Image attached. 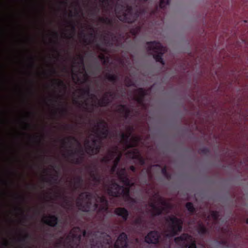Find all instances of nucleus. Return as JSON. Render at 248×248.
Wrapping results in <instances>:
<instances>
[{
  "mask_svg": "<svg viewBox=\"0 0 248 248\" xmlns=\"http://www.w3.org/2000/svg\"><path fill=\"white\" fill-rule=\"evenodd\" d=\"M93 197V194L90 192H83L80 193L79 198L78 199H79L83 201L84 199L87 200V201H91Z\"/></svg>",
  "mask_w": 248,
  "mask_h": 248,
  "instance_id": "23",
  "label": "nucleus"
},
{
  "mask_svg": "<svg viewBox=\"0 0 248 248\" xmlns=\"http://www.w3.org/2000/svg\"><path fill=\"white\" fill-rule=\"evenodd\" d=\"M81 233V230L79 227H75L70 232V235L66 237V240L63 241V237H62L56 242L55 247L60 248L62 245L63 248H78L80 243L82 237L87 236V232L83 230Z\"/></svg>",
  "mask_w": 248,
  "mask_h": 248,
  "instance_id": "1",
  "label": "nucleus"
},
{
  "mask_svg": "<svg viewBox=\"0 0 248 248\" xmlns=\"http://www.w3.org/2000/svg\"><path fill=\"white\" fill-rule=\"evenodd\" d=\"M158 200L160 203L164 207L165 205H168V202L164 200L161 197L159 198Z\"/></svg>",
  "mask_w": 248,
  "mask_h": 248,
  "instance_id": "45",
  "label": "nucleus"
},
{
  "mask_svg": "<svg viewBox=\"0 0 248 248\" xmlns=\"http://www.w3.org/2000/svg\"><path fill=\"white\" fill-rule=\"evenodd\" d=\"M31 61H32V62H31V66L32 67H34V62H33V58H32V57H31Z\"/></svg>",
  "mask_w": 248,
  "mask_h": 248,
  "instance_id": "59",
  "label": "nucleus"
},
{
  "mask_svg": "<svg viewBox=\"0 0 248 248\" xmlns=\"http://www.w3.org/2000/svg\"><path fill=\"white\" fill-rule=\"evenodd\" d=\"M132 129V127H129V132L127 134H125L124 133H121L120 134V137L121 140L126 145L127 149L133 148L135 145V144L130 143L129 142L130 137L131 135V131Z\"/></svg>",
  "mask_w": 248,
  "mask_h": 248,
  "instance_id": "13",
  "label": "nucleus"
},
{
  "mask_svg": "<svg viewBox=\"0 0 248 248\" xmlns=\"http://www.w3.org/2000/svg\"><path fill=\"white\" fill-rule=\"evenodd\" d=\"M109 62V57H107L106 59H105L103 61V64H107Z\"/></svg>",
  "mask_w": 248,
  "mask_h": 248,
  "instance_id": "54",
  "label": "nucleus"
},
{
  "mask_svg": "<svg viewBox=\"0 0 248 248\" xmlns=\"http://www.w3.org/2000/svg\"><path fill=\"white\" fill-rule=\"evenodd\" d=\"M108 96H109V97L114 98L116 97L117 96V93L114 92H113L112 91H108L106 92L105 93Z\"/></svg>",
  "mask_w": 248,
  "mask_h": 248,
  "instance_id": "40",
  "label": "nucleus"
},
{
  "mask_svg": "<svg viewBox=\"0 0 248 248\" xmlns=\"http://www.w3.org/2000/svg\"><path fill=\"white\" fill-rule=\"evenodd\" d=\"M149 206L152 208V215L153 216H157L161 215L164 210V208L157 206L155 203L151 202Z\"/></svg>",
  "mask_w": 248,
  "mask_h": 248,
  "instance_id": "19",
  "label": "nucleus"
},
{
  "mask_svg": "<svg viewBox=\"0 0 248 248\" xmlns=\"http://www.w3.org/2000/svg\"><path fill=\"white\" fill-rule=\"evenodd\" d=\"M105 78L109 81L112 82L114 84L116 83L119 79V77L115 74H111L109 73H107L105 74Z\"/></svg>",
  "mask_w": 248,
  "mask_h": 248,
  "instance_id": "24",
  "label": "nucleus"
},
{
  "mask_svg": "<svg viewBox=\"0 0 248 248\" xmlns=\"http://www.w3.org/2000/svg\"><path fill=\"white\" fill-rule=\"evenodd\" d=\"M161 173L167 179H170V175L167 171L166 167H165L162 169Z\"/></svg>",
  "mask_w": 248,
  "mask_h": 248,
  "instance_id": "35",
  "label": "nucleus"
},
{
  "mask_svg": "<svg viewBox=\"0 0 248 248\" xmlns=\"http://www.w3.org/2000/svg\"><path fill=\"white\" fill-rule=\"evenodd\" d=\"M116 167H117L116 165L114 164V165L113 166V167H112V168L111 169V170L112 172H114L115 171Z\"/></svg>",
  "mask_w": 248,
  "mask_h": 248,
  "instance_id": "58",
  "label": "nucleus"
},
{
  "mask_svg": "<svg viewBox=\"0 0 248 248\" xmlns=\"http://www.w3.org/2000/svg\"><path fill=\"white\" fill-rule=\"evenodd\" d=\"M121 159V156H119L116 157V158L114 160V165H116L117 166L118 163L119 162Z\"/></svg>",
  "mask_w": 248,
  "mask_h": 248,
  "instance_id": "50",
  "label": "nucleus"
},
{
  "mask_svg": "<svg viewBox=\"0 0 248 248\" xmlns=\"http://www.w3.org/2000/svg\"><path fill=\"white\" fill-rule=\"evenodd\" d=\"M143 220L142 217H138V218H137L135 220L134 223L136 225H138L139 226H141L143 223Z\"/></svg>",
  "mask_w": 248,
  "mask_h": 248,
  "instance_id": "39",
  "label": "nucleus"
},
{
  "mask_svg": "<svg viewBox=\"0 0 248 248\" xmlns=\"http://www.w3.org/2000/svg\"><path fill=\"white\" fill-rule=\"evenodd\" d=\"M63 198L64 199V202L65 203L66 205L67 206H70V202L67 199V197H65V196H63Z\"/></svg>",
  "mask_w": 248,
  "mask_h": 248,
  "instance_id": "48",
  "label": "nucleus"
},
{
  "mask_svg": "<svg viewBox=\"0 0 248 248\" xmlns=\"http://www.w3.org/2000/svg\"><path fill=\"white\" fill-rule=\"evenodd\" d=\"M200 153L203 155H206L209 153V150L206 147H202L199 149Z\"/></svg>",
  "mask_w": 248,
  "mask_h": 248,
  "instance_id": "42",
  "label": "nucleus"
},
{
  "mask_svg": "<svg viewBox=\"0 0 248 248\" xmlns=\"http://www.w3.org/2000/svg\"><path fill=\"white\" fill-rule=\"evenodd\" d=\"M43 222L48 226L52 227H56L59 222V218L56 215H48L43 218Z\"/></svg>",
  "mask_w": 248,
  "mask_h": 248,
  "instance_id": "12",
  "label": "nucleus"
},
{
  "mask_svg": "<svg viewBox=\"0 0 248 248\" xmlns=\"http://www.w3.org/2000/svg\"><path fill=\"white\" fill-rule=\"evenodd\" d=\"M106 57L105 56H104V55L102 54V55H100L99 56V58L101 60V61H103L105 59H106Z\"/></svg>",
  "mask_w": 248,
  "mask_h": 248,
  "instance_id": "56",
  "label": "nucleus"
},
{
  "mask_svg": "<svg viewBox=\"0 0 248 248\" xmlns=\"http://www.w3.org/2000/svg\"><path fill=\"white\" fill-rule=\"evenodd\" d=\"M89 141L87 140L85 142L86 152L89 155H97L100 151L102 147V140L100 139H93V144L90 145Z\"/></svg>",
  "mask_w": 248,
  "mask_h": 248,
  "instance_id": "8",
  "label": "nucleus"
},
{
  "mask_svg": "<svg viewBox=\"0 0 248 248\" xmlns=\"http://www.w3.org/2000/svg\"><path fill=\"white\" fill-rule=\"evenodd\" d=\"M125 201L128 202L130 206H132L137 203V200L130 196L126 199Z\"/></svg>",
  "mask_w": 248,
  "mask_h": 248,
  "instance_id": "32",
  "label": "nucleus"
},
{
  "mask_svg": "<svg viewBox=\"0 0 248 248\" xmlns=\"http://www.w3.org/2000/svg\"><path fill=\"white\" fill-rule=\"evenodd\" d=\"M106 19H107L106 17H101L99 18V21L100 22L105 24V21Z\"/></svg>",
  "mask_w": 248,
  "mask_h": 248,
  "instance_id": "52",
  "label": "nucleus"
},
{
  "mask_svg": "<svg viewBox=\"0 0 248 248\" xmlns=\"http://www.w3.org/2000/svg\"><path fill=\"white\" fill-rule=\"evenodd\" d=\"M129 169L133 172H135L136 171V168L133 165L130 166L129 167Z\"/></svg>",
  "mask_w": 248,
  "mask_h": 248,
  "instance_id": "51",
  "label": "nucleus"
},
{
  "mask_svg": "<svg viewBox=\"0 0 248 248\" xmlns=\"http://www.w3.org/2000/svg\"><path fill=\"white\" fill-rule=\"evenodd\" d=\"M69 26L71 28L72 32L74 33L76 31L75 24L73 22L68 23Z\"/></svg>",
  "mask_w": 248,
  "mask_h": 248,
  "instance_id": "47",
  "label": "nucleus"
},
{
  "mask_svg": "<svg viewBox=\"0 0 248 248\" xmlns=\"http://www.w3.org/2000/svg\"><path fill=\"white\" fill-rule=\"evenodd\" d=\"M106 19H107L105 21V24L110 26H112L113 25V21L112 19L109 18L108 17H106Z\"/></svg>",
  "mask_w": 248,
  "mask_h": 248,
  "instance_id": "44",
  "label": "nucleus"
},
{
  "mask_svg": "<svg viewBox=\"0 0 248 248\" xmlns=\"http://www.w3.org/2000/svg\"><path fill=\"white\" fill-rule=\"evenodd\" d=\"M83 202L79 199H78L77 201V205L79 210L84 212H90L92 204L91 201H87L85 203H83Z\"/></svg>",
  "mask_w": 248,
  "mask_h": 248,
  "instance_id": "14",
  "label": "nucleus"
},
{
  "mask_svg": "<svg viewBox=\"0 0 248 248\" xmlns=\"http://www.w3.org/2000/svg\"><path fill=\"white\" fill-rule=\"evenodd\" d=\"M110 239L109 234L104 232L101 233L99 238L93 239L91 241V248H109Z\"/></svg>",
  "mask_w": 248,
  "mask_h": 248,
  "instance_id": "6",
  "label": "nucleus"
},
{
  "mask_svg": "<svg viewBox=\"0 0 248 248\" xmlns=\"http://www.w3.org/2000/svg\"><path fill=\"white\" fill-rule=\"evenodd\" d=\"M83 182V180L81 176H78L76 178L75 185L78 187H80L82 186Z\"/></svg>",
  "mask_w": 248,
  "mask_h": 248,
  "instance_id": "34",
  "label": "nucleus"
},
{
  "mask_svg": "<svg viewBox=\"0 0 248 248\" xmlns=\"http://www.w3.org/2000/svg\"><path fill=\"white\" fill-rule=\"evenodd\" d=\"M30 237V235L26 233L22 237L19 239L18 241L21 242H24L27 239H29Z\"/></svg>",
  "mask_w": 248,
  "mask_h": 248,
  "instance_id": "43",
  "label": "nucleus"
},
{
  "mask_svg": "<svg viewBox=\"0 0 248 248\" xmlns=\"http://www.w3.org/2000/svg\"><path fill=\"white\" fill-rule=\"evenodd\" d=\"M107 192L109 196L113 197L118 198L122 196L124 201L130 196L129 187L121 186L114 181L111 182Z\"/></svg>",
  "mask_w": 248,
  "mask_h": 248,
  "instance_id": "5",
  "label": "nucleus"
},
{
  "mask_svg": "<svg viewBox=\"0 0 248 248\" xmlns=\"http://www.w3.org/2000/svg\"><path fill=\"white\" fill-rule=\"evenodd\" d=\"M67 0H64L62 1L61 2V4H62V5H67Z\"/></svg>",
  "mask_w": 248,
  "mask_h": 248,
  "instance_id": "57",
  "label": "nucleus"
},
{
  "mask_svg": "<svg viewBox=\"0 0 248 248\" xmlns=\"http://www.w3.org/2000/svg\"><path fill=\"white\" fill-rule=\"evenodd\" d=\"M210 216L213 218L215 221H217L219 217V213L216 211H212Z\"/></svg>",
  "mask_w": 248,
  "mask_h": 248,
  "instance_id": "31",
  "label": "nucleus"
},
{
  "mask_svg": "<svg viewBox=\"0 0 248 248\" xmlns=\"http://www.w3.org/2000/svg\"><path fill=\"white\" fill-rule=\"evenodd\" d=\"M96 171V169L95 167H94V170H91L90 172V174L91 177L93 178V181L99 184L101 181V176Z\"/></svg>",
  "mask_w": 248,
  "mask_h": 248,
  "instance_id": "22",
  "label": "nucleus"
},
{
  "mask_svg": "<svg viewBox=\"0 0 248 248\" xmlns=\"http://www.w3.org/2000/svg\"><path fill=\"white\" fill-rule=\"evenodd\" d=\"M114 213L116 215L122 217L124 221H126L129 216L128 210L124 207H118L114 210Z\"/></svg>",
  "mask_w": 248,
  "mask_h": 248,
  "instance_id": "17",
  "label": "nucleus"
},
{
  "mask_svg": "<svg viewBox=\"0 0 248 248\" xmlns=\"http://www.w3.org/2000/svg\"><path fill=\"white\" fill-rule=\"evenodd\" d=\"M120 180L126 186L130 187L133 186L128 175L125 173V169H123L119 174Z\"/></svg>",
  "mask_w": 248,
  "mask_h": 248,
  "instance_id": "16",
  "label": "nucleus"
},
{
  "mask_svg": "<svg viewBox=\"0 0 248 248\" xmlns=\"http://www.w3.org/2000/svg\"><path fill=\"white\" fill-rule=\"evenodd\" d=\"M78 58L79 59V62H78V63L83 67V70H85L83 56L81 55H79Z\"/></svg>",
  "mask_w": 248,
  "mask_h": 248,
  "instance_id": "38",
  "label": "nucleus"
},
{
  "mask_svg": "<svg viewBox=\"0 0 248 248\" xmlns=\"http://www.w3.org/2000/svg\"><path fill=\"white\" fill-rule=\"evenodd\" d=\"M80 92H81V94L82 96H92V97H95V95L93 94H91L90 93V88L89 87H88L86 89H82L79 90Z\"/></svg>",
  "mask_w": 248,
  "mask_h": 248,
  "instance_id": "28",
  "label": "nucleus"
},
{
  "mask_svg": "<svg viewBox=\"0 0 248 248\" xmlns=\"http://www.w3.org/2000/svg\"><path fill=\"white\" fill-rule=\"evenodd\" d=\"M186 207L190 214H193L196 212V209L192 202H187Z\"/></svg>",
  "mask_w": 248,
  "mask_h": 248,
  "instance_id": "29",
  "label": "nucleus"
},
{
  "mask_svg": "<svg viewBox=\"0 0 248 248\" xmlns=\"http://www.w3.org/2000/svg\"><path fill=\"white\" fill-rule=\"evenodd\" d=\"M98 131L99 132L101 136L98 135V137L99 138V139H100L101 140L102 139H107L110 133L109 129L105 130H99Z\"/></svg>",
  "mask_w": 248,
  "mask_h": 248,
  "instance_id": "27",
  "label": "nucleus"
},
{
  "mask_svg": "<svg viewBox=\"0 0 248 248\" xmlns=\"http://www.w3.org/2000/svg\"><path fill=\"white\" fill-rule=\"evenodd\" d=\"M96 126L97 127V131H99L100 127H102L101 130L108 129V124L104 120H101L97 123Z\"/></svg>",
  "mask_w": 248,
  "mask_h": 248,
  "instance_id": "26",
  "label": "nucleus"
},
{
  "mask_svg": "<svg viewBox=\"0 0 248 248\" xmlns=\"http://www.w3.org/2000/svg\"><path fill=\"white\" fill-rule=\"evenodd\" d=\"M57 177H51V179H48L47 180H46V181L47 182H48V183H50L51 179L55 181H56L57 180Z\"/></svg>",
  "mask_w": 248,
  "mask_h": 248,
  "instance_id": "55",
  "label": "nucleus"
},
{
  "mask_svg": "<svg viewBox=\"0 0 248 248\" xmlns=\"http://www.w3.org/2000/svg\"><path fill=\"white\" fill-rule=\"evenodd\" d=\"M98 198L99 199L100 202L102 204V205H108V201L105 196H98Z\"/></svg>",
  "mask_w": 248,
  "mask_h": 248,
  "instance_id": "36",
  "label": "nucleus"
},
{
  "mask_svg": "<svg viewBox=\"0 0 248 248\" xmlns=\"http://www.w3.org/2000/svg\"><path fill=\"white\" fill-rule=\"evenodd\" d=\"M170 0H160L159 7L161 9L165 8L166 5H169Z\"/></svg>",
  "mask_w": 248,
  "mask_h": 248,
  "instance_id": "33",
  "label": "nucleus"
},
{
  "mask_svg": "<svg viewBox=\"0 0 248 248\" xmlns=\"http://www.w3.org/2000/svg\"><path fill=\"white\" fill-rule=\"evenodd\" d=\"M116 152L114 150H109L108 154L102 157L101 162L106 164L108 163L115 155Z\"/></svg>",
  "mask_w": 248,
  "mask_h": 248,
  "instance_id": "20",
  "label": "nucleus"
},
{
  "mask_svg": "<svg viewBox=\"0 0 248 248\" xmlns=\"http://www.w3.org/2000/svg\"><path fill=\"white\" fill-rule=\"evenodd\" d=\"M60 112L62 115H65L68 113V110L66 108L62 107L60 109Z\"/></svg>",
  "mask_w": 248,
  "mask_h": 248,
  "instance_id": "46",
  "label": "nucleus"
},
{
  "mask_svg": "<svg viewBox=\"0 0 248 248\" xmlns=\"http://www.w3.org/2000/svg\"><path fill=\"white\" fill-rule=\"evenodd\" d=\"M15 209L16 211H20L21 212L22 215L24 216V211H23L22 208H21V207H16Z\"/></svg>",
  "mask_w": 248,
  "mask_h": 248,
  "instance_id": "53",
  "label": "nucleus"
},
{
  "mask_svg": "<svg viewBox=\"0 0 248 248\" xmlns=\"http://www.w3.org/2000/svg\"><path fill=\"white\" fill-rule=\"evenodd\" d=\"M53 35L55 37L57 38L58 36V34L57 32H54Z\"/></svg>",
  "mask_w": 248,
  "mask_h": 248,
  "instance_id": "62",
  "label": "nucleus"
},
{
  "mask_svg": "<svg viewBox=\"0 0 248 248\" xmlns=\"http://www.w3.org/2000/svg\"><path fill=\"white\" fill-rule=\"evenodd\" d=\"M197 231L199 234L203 235L208 233V229L202 223L198 224Z\"/></svg>",
  "mask_w": 248,
  "mask_h": 248,
  "instance_id": "25",
  "label": "nucleus"
},
{
  "mask_svg": "<svg viewBox=\"0 0 248 248\" xmlns=\"http://www.w3.org/2000/svg\"><path fill=\"white\" fill-rule=\"evenodd\" d=\"M3 246L4 247H7L8 245V241H6L4 243H3Z\"/></svg>",
  "mask_w": 248,
  "mask_h": 248,
  "instance_id": "64",
  "label": "nucleus"
},
{
  "mask_svg": "<svg viewBox=\"0 0 248 248\" xmlns=\"http://www.w3.org/2000/svg\"><path fill=\"white\" fill-rule=\"evenodd\" d=\"M160 207L162 208H164V210H163V212L166 211L167 210L170 209L171 208V206L169 203H168V205H165L164 207H162V206H160Z\"/></svg>",
  "mask_w": 248,
  "mask_h": 248,
  "instance_id": "49",
  "label": "nucleus"
},
{
  "mask_svg": "<svg viewBox=\"0 0 248 248\" xmlns=\"http://www.w3.org/2000/svg\"><path fill=\"white\" fill-rule=\"evenodd\" d=\"M191 235L187 233H184L180 236L174 238L175 243L182 248H197L195 241H192L190 244L188 243L189 240H191Z\"/></svg>",
  "mask_w": 248,
  "mask_h": 248,
  "instance_id": "7",
  "label": "nucleus"
},
{
  "mask_svg": "<svg viewBox=\"0 0 248 248\" xmlns=\"http://www.w3.org/2000/svg\"><path fill=\"white\" fill-rule=\"evenodd\" d=\"M146 45L148 51L153 55L154 59L164 65L165 63L162 57L166 51V47H164L159 42L155 41L147 42Z\"/></svg>",
  "mask_w": 248,
  "mask_h": 248,
  "instance_id": "3",
  "label": "nucleus"
},
{
  "mask_svg": "<svg viewBox=\"0 0 248 248\" xmlns=\"http://www.w3.org/2000/svg\"><path fill=\"white\" fill-rule=\"evenodd\" d=\"M117 111L122 114L125 119L128 118L131 114L130 109L126 105H119L118 106Z\"/></svg>",
  "mask_w": 248,
  "mask_h": 248,
  "instance_id": "15",
  "label": "nucleus"
},
{
  "mask_svg": "<svg viewBox=\"0 0 248 248\" xmlns=\"http://www.w3.org/2000/svg\"><path fill=\"white\" fill-rule=\"evenodd\" d=\"M16 198H17V199H21V200H22V201H24V198L23 197L20 196H17V197H16Z\"/></svg>",
  "mask_w": 248,
  "mask_h": 248,
  "instance_id": "60",
  "label": "nucleus"
},
{
  "mask_svg": "<svg viewBox=\"0 0 248 248\" xmlns=\"http://www.w3.org/2000/svg\"><path fill=\"white\" fill-rule=\"evenodd\" d=\"M71 140L76 142L80 146V148L78 150H68V156L71 158L72 163L77 165L80 164L83 160L84 152L78 140L75 137H69L66 139L62 140L61 141L63 145H65L67 143L72 144Z\"/></svg>",
  "mask_w": 248,
  "mask_h": 248,
  "instance_id": "2",
  "label": "nucleus"
},
{
  "mask_svg": "<svg viewBox=\"0 0 248 248\" xmlns=\"http://www.w3.org/2000/svg\"><path fill=\"white\" fill-rule=\"evenodd\" d=\"M100 2L102 3H107L108 2V0H99Z\"/></svg>",
  "mask_w": 248,
  "mask_h": 248,
  "instance_id": "61",
  "label": "nucleus"
},
{
  "mask_svg": "<svg viewBox=\"0 0 248 248\" xmlns=\"http://www.w3.org/2000/svg\"><path fill=\"white\" fill-rule=\"evenodd\" d=\"M98 206H99V205L97 203H94V209H96L97 208H98Z\"/></svg>",
  "mask_w": 248,
  "mask_h": 248,
  "instance_id": "63",
  "label": "nucleus"
},
{
  "mask_svg": "<svg viewBox=\"0 0 248 248\" xmlns=\"http://www.w3.org/2000/svg\"><path fill=\"white\" fill-rule=\"evenodd\" d=\"M108 209V205L103 204L99 208V211L107 212Z\"/></svg>",
  "mask_w": 248,
  "mask_h": 248,
  "instance_id": "41",
  "label": "nucleus"
},
{
  "mask_svg": "<svg viewBox=\"0 0 248 248\" xmlns=\"http://www.w3.org/2000/svg\"><path fill=\"white\" fill-rule=\"evenodd\" d=\"M160 235L156 231L150 232L145 237V241L148 244H156L159 242Z\"/></svg>",
  "mask_w": 248,
  "mask_h": 248,
  "instance_id": "10",
  "label": "nucleus"
},
{
  "mask_svg": "<svg viewBox=\"0 0 248 248\" xmlns=\"http://www.w3.org/2000/svg\"><path fill=\"white\" fill-rule=\"evenodd\" d=\"M127 155L132 158L137 160L140 165L145 164V159L141 155L138 149L134 148L127 152Z\"/></svg>",
  "mask_w": 248,
  "mask_h": 248,
  "instance_id": "11",
  "label": "nucleus"
},
{
  "mask_svg": "<svg viewBox=\"0 0 248 248\" xmlns=\"http://www.w3.org/2000/svg\"><path fill=\"white\" fill-rule=\"evenodd\" d=\"M128 236L125 232H122L118 236L115 244V248H128Z\"/></svg>",
  "mask_w": 248,
  "mask_h": 248,
  "instance_id": "9",
  "label": "nucleus"
},
{
  "mask_svg": "<svg viewBox=\"0 0 248 248\" xmlns=\"http://www.w3.org/2000/svg\"><path fill=\"white\" fill-rule=\"evenodd\" d=\"M138 96L135 97V100L137 102V103L139 104H142L144 98L146 95V92L142 88H139L138 90Z\"/></svg>",
  "mask_w": 248,
  "mask_h": 248,
  "instance_id": "21",
  "label": "nucleus"
},
{
  "mask_svg": "<svg viewBox=\"0 0 248 248\" xmlns=\"http://www.w3.org/2000/svg\"><path fill=\"white\" fill-rule=\"evenodd\" d=\"M53 81L57 83V85L59 87L63 88L64 90L66 89V86L62 80L54 79Z\"/></svg>",
  "mask_w": 248,
  "mask_h": 248,
  "instance_id": "30",
  "label": "nucleus"
},
{
  "mask_svg": "<svg viewBox=\"0 0 248 248\" xmlns=\"http://www.w3.org/2000/svg\"><path fill=\"white\" fill-rule=\"evenodd\" d=\"M131 140H132V142H130V143H133V144H135V145L133 147H135L137 146L138 142L140 141V138L139 136L133 137L131 138Z\"/></svg>",
  "mask_w": 248,
  "mask_h": 248,
  "instance_id": "37",
  "label": "nucleus"
},
{
  "mask_svg": "<svg viewBox=\"0 0 248 248\" xmlns=\"http://www.w3.org/2000/svg\"><path fill=\"white\" fill-rule=\"evenodd\" d=\"M112 100L106 95L104 94L103 97L98 100L97 105L98 107H108L111 103Z\"/></svg>",
  "mask_w": 248,
  "mask_h": 248,
  "instance_id": "18",
  "label": "nucleus"
},
{
  "mask_svg": "<svg viewBox=\"0 0 248 248\" xmlns=\"http://www.w3.org/2000/svg\"><path fill=\"white\" fill-rule=\"evenodd\" d=\"M168 225L167 236L173 237L177 235L182 230L183 221L174 216H169L166 219Z\"/></svg>",
  "mask_w": 248,
  "mask_h": 248,
  "instance_id": "4",
  "label": "nucleus"
}]
</instances>
